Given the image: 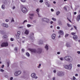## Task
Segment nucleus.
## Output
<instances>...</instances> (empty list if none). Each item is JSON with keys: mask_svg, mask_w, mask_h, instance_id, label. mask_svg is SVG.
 Returning a JSON list of instances; mask_svg holds the SVG:
<instances>
[{"mask_svg": "<svg viewBox=\"0 0 80 80\" xmlns=\"http://www.w3.org/2000/svg\"><path fill=\"white\" fill-rule=\"evenodd\" d=\"M10 62H7V66L8 67H9V65L10 64Z\"/></svg>", "mask_w": 80, "mask_h": 80, "instance_id": "obj_33", "label": "nucleus"}, {"mask_svg": "<svg viewBox=\"0 0 80 80\" xmlns=\"http://www.w3.org/2000/svg\"><path fill=\"white\" fill-rule=\"evenodd\" d=\"M39 2H40V3H43V0H39Z\"/></svg>", "mask_w": 80, "mask_h": 80, "instance_id": "obj_42", "label": "nucleus"}, {"mask_svg": "<svg viewBox=\"0 0 80 80\" xmlns=\"http://www.w3.org/2000/svg\"><path fill=\"white\" fill-rule=\"evenodd\" d=\"M80 19V14L76 18V20L77 22H79Z\"/></svg>", "mask_w": 80, "mask_h": 80, "instance_id": "obj_15", "label": "nucleus"}, {"mask_svg": "<svg viewBox=\"0 0 80 80\" xmlns=\"http://www.w3.org/2000/svg\"><path fill=\"white\" fill-rule=\"evenodd\" d=\"M1 8L2 9H3V10L5 9V5H2L1 6Z\"/></svg>", "mask_w": 80, "mask_h": 80, "instance_id": "obj_22", "label": "nucleus"}, {"mask_svg": "<svg viewBox=\"0 0 80 80\" xmlns=\"http://www.w3.org/2000/svg\"><path fill=\"white\" fill-rule=\"evenodd\" d=\"M67 25L68 27H72V26L68 23L67 24Z\"/></svg>", "mask_w": 80, "mask_h": 80, "instance_id": "obj_34", "label": "nucleus"}, {"mask_svg": "<svg viewBox=\"0 0 80 80\" xmlns=\"http://www.w3.org/2000/svg\"><path fill=\"white\" fill-rule=\"evenodd\" d=\"M0 72H4V70L2 69H0Z\"/></svg>", "mask_w": 80, "mask_h": 80, "instance_id": "obj_40", "label": "nucleus"}, {"mask_svg": "<svg viewBox=\"0 0 80 80\" xmlns=\"http://www.w3.org/2000/svg\"><path fill=\"white\" fill-rule=\"evenodd\" d=\"M65 73L62 71H59L58 72L57 75L59 77H62L64 75Z\"/></svg>", "mask_w": 80, "mask_h": 80, "instance_id": "obj_4", "label": "nucleus"}, {"mask_svg": "<svg viewBox=\"0 0 80 80\" xmlns=\"http://www.w3.org/2000/svg\"><path fill=\"white\" fill-rule=\"evenodd\" d=\"M75 77H78V74H75Z\"/></svg>", "mask_w": 80, "mask_h": 80, "instance_id": "obj_53", "label": "nucleus"}, {"mask_svg": "<svg viewBox=\"0 0 80 80\" xmlns=\"http://www.w3.org/2000/svg\"><path fill=\"white\" fill-rule=\"evenodd\" d=\"M22 52H24V49H22Z\"/></svg>", "mask_w": 80, "mask_h": 80, "instance_id": "obj_61", "label": "nucleus"}, {"mask_svg": "<svg viewBox=\"0 0 80 80\" xmlns=\"http://www.w3.org/2000/svg\"><path fill=\"white\" fill-rule=\"evenodd\" d=\"M30 51L32 52H33V53H36L37 51L35 49H31Z\"/></svg>", "mask_w": 80, "mask_h": 80, "instance_id": "obj_16", "label": "nucleus"}, {"mask_svg": "<svg viewBox=\"0 0 80 80\" xmlns=\"http://www.w3.org/2000/svg\"><path fill=\"white\" fill-rule=\"evenodd\" d=\"M14 50L15 51H17V48H14Z\"/></svg>", "mask_w": 80, "mask_h": 80, "instance_id": "obj_47", "label": "nucleus"}, {"mask_svg": "<svg viewBox=\"0 0 80 80\" xmlns=\"http://www.w3.org/2000/svg\"><path fill=\"white\" fill-rule=\"evenodd\" d=\"M20 1L22 2H23L24 3V2H25V0H20Z\"/></svg>", "mask_w": 80, "mask_h": 80, "instance_id": "obj_41", "label": "nucleus"}, {"mask_svg": "<svg viewBox=\"0 0 80 80\" xmlns=\"http://www.w3.org/2000/svg\"><path fill=\"white\" fill-rule=\"evenodd\" d=\"M9 21V20L8 19H6L5 20V22H8Z\"/></svg>", "mask_w": 80, "mask_h": 80, "instance_id": "obj_39", "label": "nucleus"}, {"mask_svg": "<svg viewBox=\"0 0 80 80\" xmlns=\"http://www.w3.org/2000/svg\"><path fill=\"white\" fill-rule=\"evenodd\" d=\"M60 60H61V61H63V58H62V57L60 58Z\"/></svg>", "mask_w": 80, "mask_h": 80, "instance_id": "obj_36", "label": "nucleus"}, {"mask_svg": "<svg viewBox=\"0 0 80 80\" xmlns=\"http://www.w3.org/2000/svg\"><path fill=\"white\" fill-rule=\"evenodd\" d=\"M58 23L59 25H62V22L61 21H58Z\"/></svg>", "mask_w": 80, "mask_h": 80, "instance_id": "obj_19", "label": "nucleus"}, {"mask_svg": "<svg viewBox=\"0 0 80 80\" xmlns=\"http://www.w3.org/2000/svg\"><path fill=\"white\" fill-rule=\"evenodd\" d=\"M64 59L66 61L69 62H72L73 60V59L71 56H65L64 58Z\"/></svg>", "mask_w": 80, "mask_h": 80, "instance_id": "obj_1", "label": "nucleus"}, {"mask_svg": "<svg viewBox=\"0 0 80 80\" xmlns=\"http://www.w3.org/2000/svg\"><path fill=\"white\" fill-rule=\"evenodd\" d=\"M56 70H54L53 71V73H56Z\"/></svg>", "mask_w": 80, "mask_h": 80, "instance_id": "obj_50", "label": "nucleus"}, {"mask_svg": "<svg viewBox=\"0 0 80 80\" xmlns=\"http://www.w3.org/2000/svg\"><path fill=\"white\" fill-rule=\"evenodd\" d=\"M64 10H67V8H66V7H64Z\"/></svg>", "mask_w": 80, "mask_h": 80, "instance_id": "obj_51", "label": "nucleus"}, {"mask_svg": "<svg viewBox=\"0 0 80 80\" xmlns=\"http://www.w3.org/2000/svg\"><path fill=\"white\" fill-rule=\"evenodd\" d=\"M2 25L3 27H6L7 28L8 27V25L7 24L2 23Z\"/></svg>", "mask_w": 80, "mask_h": 80, "instance_id": "obj_14", "label": "nucleus"}, {"mask_svg": "<svg viewBox=\"0 0 80 80\" xmlns=\"http://www.w3.org/2000/svg\"><path fill=\"white\" fill-rule=\"evenodd\" d=\"M12 9H15V6H13L12 7Z\"/></svg>", "mask_w": 80, "mask_h": 80, "instance_id": "obj_45", "label": "nucleus"}, {"mask_svg": "<svg viewBox=\"0 0 80 80\" xmlns=\"http://www.w3.org/2000/svg\"><path fill=\"white\" fill-rule=\"evenodd\" d=\"M75 34V32H72L71 34L72 35H74Z\"/></svg>", "mask_w": 80, "mask_h": 80, "instance_id": "obj_38", "label": "nucleus"}, {"mask_svg": "<svg viewBox=\"0 0 80 80\" xmlns=\"http://www.w3.org/2000/svg\"><path fill=\"white\" fill-rule=\"evenodd\" d=\"M57 28L58 29H60V27H57Z\"/></svg>", "mask_w": 80, "mask_h": 80, "instance_id": "obj_64", "label": "nucleus"}, {"mask_svg": "<svg viewBox=\"0 0 80 80\" xmlns=\"http://www.w3.org/2000/svg\"><path fill=\"white\" fill-rule=\"evenodd\" d=\"M24 33L26 34V35H28L29 34V30H28V29H25L24 31Z\"/></svg>", "mask_w": 80, "mask_h": 80, "instance_id": "obj_13", "label": "nucleus"}, {"mask_svg": "<svg viewBox=\"0 0 80 80\" xmlns=\"http://www.w3.org/2000/svg\"><path fill=\"white\" fill-rule=\"evenodd\" d=\"M10 40H11V41H12V42H13V41L14 40L13 38H11Z\"/></svg>", "mask_w": 80, "mask_h": 80, "instance_id": "obj_46", "label": "nucleus"}, {"mask_svg": "<svg viewBox=\"0 0 80 80\" xmlns=\"http://www.w3.org/2000/svg\"><path fill=\"white\" fill-rule=\"evenodd\" d=\"M77 67H80V64H78V65H77Z\"/></svg>", "mask_w": 80, "mask_h": 80, "instance_id": "obj_57", "label": "nucleus"}, {"mask_svg": "<svg viewBox=\"0 0 80 80\" xmlns=\"http://www.w3.org/2000/svg\"><path fill=\"white\" fill-rule=\"evenodd\" d=\"M53 23V21H50V23H51V24H52Z\"/></svg>", "mask_w": 80, "mask_h": 80, "instance_id": "obj_55", "label": "nucleus"}, {"mask_svg": "<svg viewBox=\"0 0 80 80\" xmlns=\"http://www.w3.org/2000/svg\"><path fill=\"white\" fill-rule=\"evenodd\" d=\"M66 46L67 47H72V46L68 43H66Z\"/></svg>", "mask_w": 80, "mask_h": 80, "instance_id": "obj_18", "label": "nucleus"}, {"mask_svg": "<svg viewBox=\"0 0 80 80\" xmlns=\"http://www.w3.org/2000/svg\"><path fill=\"white\" fill-rule=\"evenodd\" d=\"M73 13H74V15H76V14H77V12H73Z\"/></svg>", "mask_w": 80, "mask_h": 80, "instance_id": "obj_60", "label": "nucleus"}, {"mask_svg": "<svg viewBox=\"0 0 80 80\" xmlns=\"http://www.w3.org/2000/svg\"><path fill=\"white\" fill-rule=\"evenodd\" d=\"M36 11L38 13V12H40V9H39V8H38L36 9Z\"/></svg>", "mask_w": 80, "mask_h": 80, "instance_id": "obj_31", "label": "nucleus"}, {"mask_svg": "<svg viewBox=\"0 0 80 80\" xmlns=\"http://www.w3.org/2000/svg\"><path fill=\"white\" fill-rule=\"evenodd\" d=\"M52 80H55V78L54 77H53V78H52Z\"/></svg>", "mask_w": 80, "mask_h": 80, "instance_id": "obj_56", "label": "nucleus"}, {"mask_svg": "<svg viewBox=\"0 0 80 80\" xmlns=\"http://www.w3.org/2000/svg\"><path fill=\"white\" fill-rule=\"evenodd\" d=\"M4 67V65H2L1 66L2 68H3V67Z\"/></svg>", "mask_w": 80, "mask_h": 80, "instance_id": "obj_49", "label": "nucleus"}, {"mask_svg": "<svg viewBox=\"0 0 80 80\" xmlns=\"http://www.w3.org/2000/svg\"><path fill=\"white\" fill-rule=\"evenodd\" d=\"M69 35V34L66 33L65 34V37L66 38H68V36Z\"/></svg>", "mask_w": 80, "mask_h": 80, "instance_id": "obj_26", "label": "nucleus"}, {"mask_svg": "<svg viewBox=\"0 0 80 80\" xmlns=\"http://www.w3.org/2000/svg\"><path fill=\"white\" fill-rule=\"evenodd\" d=\"M73 40H75L76 42L77 41V39H78V36L77 35H74L73 37Z\"/></svg>", "mask_w": 80, "mask_h": 80, "instance_id": "obj_9", "label": "nucleus"}, {"mask_svg": "<svg viewBox=\"0 0 80 80\" xmlns=\"http://www.w3.org/2000/svg\"><path fill=\"white\" fill-rule=\"evenodd\" d=\"M8 37L6 35H4L3 36V39H5V38H7Z\"/></svg>", "mask_w": 80, "mask_h": 80, "instance_id": "obj_21", "label": "nucleus"}, {"mask_svg": "<svg viewBox=\"0 0 80 80\" xmlns=\"http://www.w3.org/2000/svg\"><path fill=\"white\" fill-rule=\"evenodd\" d=\"M33 23H36V20H34L33 21Z\"/></svg>", "mask_w": 80, "mask_h": 80, "instance_id": "obj_59", "label": "nucleus"}, {"mask_svg": "<svg viewBox=\"0 0 80 80\" xmlns=\"http://www.w3.org/2000/svg\"><path fill=\"white\" fill-rule=\"evenodd\" d=\"M22 11L23 13H27L28 12V10L26 8L23 7L22 8Z\"/></svg>", "mask_w": 80, "mask_h": 80, "instance_id": "obj_7", "label": "nucleus"}, {"mask_svg": "<svg viewBox=\"0 0 80 80\" xmlns=\"http://www.w3.org/2000/svg\"><path fill=\"white\" fill-rule=\"evenodd\" d=\"M60 13V12L59 11H58L56 12V13L57 15H59Z\"/></svg>", "mask_w": 80, "mask_h": 80, "instance_id": "obj_28", "label": "nucleus"}, {"mask_svg": "<svg viewBox=\"0 0 80 80\" xmlns=\"http://www.w3.org/2000/svg\"><path fill=\"white\" fill-rule=\"evenodd\" d=\"M8 43L7 42H3L1 45V47H8Z\"/></svg>", "mask_w": 80, "mask_h": 80, "instance_id": "obj_6", "label": "nucleus"}, {"mask_svg": "<svg viewBox=\"0 0 80 80\" xmlns=\"http://www.w3.org/2000/svg\"><path fill=\"white\" fill-rule=\"evenodd\" d=\"M31 77L33 78H35V79H37L38 78V77L36 76V73H32L31 74Z\"/></svg>", "mask_w": 80, "mask_h": 80, "instance_id": "obj_5", "label": "nucleus"}, {"mask_svg": "<svg viewBox=\"0 0 80 80\" xmlns=\"http://www.w3.org/2000/svg\"><path fill=\"white\" fill-rule=\"evenodd\" d=\"M13 78V77H11L10 78V80H12Z\"/></svg>", "mask_w": 80, "mask_h": 80, "instance_id": "obj_48", "label": "nucleus"}, {"mask_svg": "<svg viewBox=\"0 0 80 80\" xmlns=\"http://www.w3.org/2000/svg\"><path fill=\"white\" fill-rule=\"evenodd\" d=\"M57 54H58V55H60V52H57Z\"/></svg>", "mask_w": 80, "mask_h": 80, "instance_id": "obj_52", "label": "nucleus"}, {"mask_svg": "<svg viewBox=\"0 0 80 80\" xmlns=\"http://www.w3.org/2000/svg\"><path fill=\"white\" fill-rule=\"evenodd\" d=\"M20 31H18L17 34L16 35L17 38H20Z\"/></svg>", "mask_w": 80, "mask_h": 80, "instance_id": "obj_10", "label": "nucleus"}, {"mask_svg": "<svg viewBox=\"0 0 80 80\" xmlns=\"http://www.w3.org/2000/svg\"><path fill=\"white\" fill-rule=\"evenodd\" d=\"M58 33L60 35H64V32L62 30H60L58 32Z\"/></svg>", "mask_w": 80, "mask_h": 80, "instance_id": "obj_8", "label": "nucleus"}, {"mask_svg": "<svg viewBox=\"0 0 80 80\" xmlns=\"http://www.w3.org/2000/svg\"><path fill=\"white\" fill-rule=\"evenodd\" d=\"M46 22L47 23H49V22H50V19L46 18Z\"/></svg>", "mask_w": 80, "mask_h": 80, "instance_id": "obj_23", "label": "nucleus"}, {"mask_svg": "<svg viewBox=\"0 0 80 80\" xmlns=\"http://www.w3.org/2000/svg\"><path fill=\"white\" fill-rule=\"evenodd\" d=\"M45 5L48 7H50V5L48 3V2H45Z\"/></svg>", "mask_w": 80, "mask_h": 80, "instance_id": "obj_17", "label": "nucleus"}, {"mask_svg": "<svg viewBox=\"0 0 80 80\" xmlns=\"http://www.w3.org/2000/svg\"><path fill=\"white\" fill-rule=\"evenodd\" d=\"M29 15L31 17H33V16H34V14L33 13L30 14H29Z\"/></svg>", "mask_w": 80, "mask_h": 80, "instance_id": "obj_35", "label": "nucleus"}, {"mask_svg": "<svg viewBox=\"0 0 80 80\" xmlns=\"http://www.w3.org/2000/svg\"><path fill=\"white\" fill-rule=\"evenodd\" d=\"M77 53H78V54H79V55H80V51H78L77 52Z\"/></svg>", "mask_w": 80, "mask_h": 80, "instance_id": "obj_54", "label": "nucleus"}, {"mask_svg": "<svg viewBox=\"0 0 80 80\" xmlns=\"http://www.w3.org/2000/svg\"><path fill=\"white\" fill-rule=\"evenodd\" d=\"M76 79V78H75V76H73V80H75Z\"/></svg>", "mask_w": 80, "mask_h": 80, "instance_id": "obj_44", "label": "nucleus"}, {"mask_svg": "<svg viewBox=\"0 0 80 80\" xmlns=\"http://www.w3.org/2000/svg\"><path fill=\"white\" fill-rule=\"evenodd\" d=\"M38 44H39V45H43V42L42 41H40L39 42Z\"/></svg>", "mask_w": 80, "mask_h": 80, "instance_id": "obj_20", "label": "nucleus"}, {"mask_svg": "<svg viewBox=\"0 0 80 80\" xmlns=\"http://www.w3.org/2000/svg\"><path fill=\"white\" fill-rule=\"evenodd\" d=\"M42 49H40L38 50V53H41L42 52Z\"/></svg>", "mask_w": 80, "mask_h": 80, "instance_id": "obj_24", "label": "nucleus"}, {"mask_svg": "<svg viewBox=\"0 0 80 80\" xmlns=\"http://www.w3.org/2000/svg\"><path fill=\"white\" fill-rule=\"evenodd\" d=\"M15 22V21L13 19V18H12L11 20V22Z\"/></svg>", "mask_w": 80, "mask_h": 80, "instance_id": "obj_43", "label": "nucleus"}, {"mask_svg": "<svg viewBox=\"0 0 80 80\" xmlns=\"http://www.w3.org/2000/svg\"><path fill=\"white\" fill-rule=\"evenodd\" d=\"M27 27L28 28H29V27H31L32 25L30 24H28L27 25Z\"/></svg>", "mask_w": 80, "mask_h": 80, "instance_id": "obj_30", "label": "nucleus"}, {"mask_svg": "<svg viewBox=\"0 0 80 80\" xmlns=\"http://www.w3.org/2000/svg\"><path fill=\"white\" fill-rule=\"evenodd\" d=\"M26 56L28 57H30V54H29V53H28V52H27L26 54Z\"/></svg>", "mask_w": 80, "mask_h": 80, "instance_id": "obj_27", "label": "nucleus"}, {"mask_svg": "<svg viewBox=\"0 0 80 80\" xmlns=\"http://www.w3.org/2000/svg\"><path fill=\"white\" fill-rule=\"evenodd\" d=\"M67 19L70 22H71V21H70V20L69 19H68V18H67Z\"/></svg>", "mask_w": 80, "mask_h": 80, "instance_id": "obj_62", "label": "nucleus"}, {"mask_svg": "<svg viewBox=\"0 0 80 80\" xmlns=\"http://www.w3.org/2000/svg\"><path fill=\"white\" fill-rule=\"evenodd\" d=\"M51 12H53V11H54V10L53 9H51Z\"/></svg>", "mask_w": 80, "mask_h": 80, "instance_id": "obj_58", "label": "nucleus"}, {"mask_svg": "<svg viewBox=\"0 0 80 80\" xmlns=\"http://www.w3.org/2000/svg\"><path fill=\"white\" fill-rule=\"evenodd\" d=\"M52 20H53L54 22H56V21H57V19H56V18H52Z\"/></svg>", "mask_w": 80, "mask_h": 80, "instance_id": "obj_29", "label": "nucleus"}, {"mask_svg": "<svg viewBox=\"0 0 80 80\" xmlns=\"http://www.w3.org/2000/svg\"><path fill=\"white\" fill-rule=\"evenodd\" d=\"M22 74V71L21 70H18L14 72V75L15 77H18Z\"/></svg>", "mask_w": 80, "mask_h": 80, "instance_id": "obj_2", "label": "nucleus"}, {"mask_svg": "<svg viewBox=\"0 0 80 80\" xmlns=\"http://www.w3.org/2000/svg\"><path fill=\"white\" fill-rule=\"evenodd\" d=\"M27 22V20H24L23 22H22V24H24V23L25 22Z\"/></svg>", "mask_w": 80, "mask_h": 80, "instance_id": "obj_37", "label": "nucleus"}, {"mask_svg": "<svg viewBox=\"0 0 80 80\" xmlns=\"http://www.w3.org/2000/svg\"><path fill=\"white\" fill-rule=\"evenodd\" d=\"M29 18H30V19H33V18L32 17H30Z\"/></svg>", "mask_w": 80, "mask_h": 80, "instance_id": "obj_63", "label": "nucleus"}, {"mask_svg": "<svg viewBox=\"0 0 80 80\" xmlns=\"http://www.w3.org/2000/svg\"><path fill=\"white\" fill-rule=\"evenodd\" d=\"M64 68L66 69L70 70L72 68V64L70 63L69 65H66L64 66Z\"/></svg>", "mask_w": 80, "mask_h": 80, "instance_id": "obj_3", "label": "nucleus"}, {"mask_svg": "<svg viewBox=\"0 0 80 80\" xmlns=\"http://www.w3.org/2000/svg\"><path fill=\"white\" fill-rule=\"evenodd\" d=\"M49 46V45H48V44H46L45 45V46H44V48L45 49V50H47V51H48V50L49 49V48H48Z\"/></svg>", "mask_w": 80, "mask_h": 80, "instance_id": "obj_12", "label": "nucleus"}, {"mask_svg": "<svg viewBox=\"0 0 80 80\" xmlns=\"http://www.w3.org/2000/svg\"><path fill=\"white\" fill-rule=\"evenodd\" d=\"M47 20V18H44L42 19V21L43 22H46V20Z\"/></svg>", "mask_w": 80, "mask_h": 80, "instance_id": "obj_25", "label": "nucleus"}, {"mask_svg": "<svg viewBox=\"0 0 80 80\" xmlns=\"http://www.w3.org/2000/svg\"><path fill=\"white\" fill-rule=\"evenodd\" d=\"M56 37V34H53L51 35V38L52 40H55Z\"/></svg>", "mask_w": 80, "mask_h": 80, "instance_id": "obj_11", "label": "nucleus"}, {"mask_svg": "<svg viewBox=\"0 0 80 80\" xmlns=\"http://www.w3.org/2000/svg\"><path fill=\"white\" fill-rule=\"evenodd\" d=\"M41 64H39L38 66V68H40V67H41Z\"/></svg>", "mask_w": 80, "mask_h": 80, "instance_id": "obj_32", "label": "nucleus"}]
</instances>
